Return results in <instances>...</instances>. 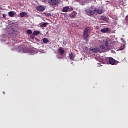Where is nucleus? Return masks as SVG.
Instances as JSON below:
<instances>
[{
    "instance_id": "obj_27",
    "label": "nucleus",
    "mask_w": 128,
    "mask_h": 128,
    "mask_svg": "<svg viewBox=\"0 0 128 128\" xmlns=\"http://www.w3.org/2000/svg\"><path fill=\"white\" fill-rule=\"evenodd\" d=\"M120 50H124V48L120 49Z\"/></svg>"
},
{
    "instance_id": "obj_15",
    "label": "nucleus",
    "mask_w": 128,
    "mask_h": 128,
    "mask_svg": "<svg viewBox=\"0 0 128 128\" xmlns=\"http://www.w3.org/2000/svg\"><path fill=\"white\" fill-rule=\"evenodd\" d=\"M100 18L102 20H104V22H106L108 20L106 16H101Z\"/></svg>"
},
{
    "instance_id": "obj_19",
    "label": "nucleus",
    "mask_w": 128,
    "mask_h": 128,
    "mask_svg": "<svg viewBox=\"0 0 128 128\" xmlns=\"http://www.w3.org/2000/svg\"><path fill=\"white\" fill-rule=\"evenodd\" d=\"M8 14L10 16H11V18H12V16H14V12H8Z\"/></svg>"
},
{
    "instance_id": "obj_16",
    "label": "nucleus",
    "mask_w": 128,
    "mask_h": 128,
    "mask_svg": "<svg viewBox=\"0 0 128 128\" xmlns=\"http://www.w3.org/2000/svg\"><path fill=\"white\" fill-rule=\"evenodd\" d=\"M40 34V32L39 30H34L32 34L33 36H38V34Z\"/></svg>"
},
{
    "instance_id": "obj_28",
    "label": "nucleus",
    "mask_w": 128,
    "mask_h": 128,
    "mask_svg": "<svg viewBox=\"0 0 128 128\" xmlns=\"http://www.w3.org/2000/svg\"><path fill=\"white\" fill-rule=\"evenodd\" d=\"M4 94H6V93L4 92H3Z\"/></svg>"
},
{
    "instance_id": "obj_21",
    "label": "nucleus",
    "mask_w": 128,
    "mask_h": 128,
    "mask_svg": "<svg viewBox=\"0 0 128 128\" xmlns=\"http://www.w3.org/2000/svg\"><path fill=\"white\" fill-rule=\"evenodd\" d=\"M21 50H22L20 51V52H24V53H26V52H28V51H26V50H24V49L22 48Z\"/></svg>"
},
{
    "instance_id": "obj_8",
    "label": "nucleus",
    "mask_w": 128,
    "mask_h": 128,
    "mask_svg": "<svg viewBox=\"0 0 128 128\" xmlns=\"http://www.w3.org/2000/svg\"><path fill=\"white\" fill-rule=\"evenodd\" d=\"M98 12V14H102V9L100 8H95V12Z\"/></svg>"
},
{
    "instance_id": "obj_6",
    "label": "nucleus",
    "mask_w": 128,
    "mask_h": 128,
    "mask_svg": "<svg viewBox=\"0 0 128 128\" xmlns=\"http://www.w3.org/2000/svg\"><path fill=\"white\" fill-rule=\"evenodd\" d=\"M98 48L99 49V52H106V47L104 46H100Z\"/></svg>"
},
{
    "instance_id": "obj_11",
    "label": "nucleus",
    "mask_w": 128,
    "mask_h": 128,
    "mask_svg": "<svg viewBox=\"0 0 128 128\" xmlns=\"http://www.w3.org/2000/svg\"><path fill=\"white\" fill-rule=\"evenodd\" d=\"M74 58H76V56L72 54V53L69 54V58L70 60H74Z\"/></svg>"
},
{
    "instance_id": "obj_26",
    "label": "nucleus",
    "mask_w": 128,
    "mask_h": 128,
    "mask_svg": "<svg viewBox=\"0 0 128 128\" xmlns=\"http://www.w3.org/2000/svg\"><path fill=\"white\" fill-rule=\"evenodd\" d=\"M6 14H3V18H6Z\"/></svg>"
},
{
    "instance_id": "obj_5",
    "label": "nucleus",
    "mask_w": 128,
    "mask_h": 128,
    "mask_svg": "<svg viewBox=\"0 0 128 128\" xmlns=\"http://www.w3.org/2000/svg\"><path fill=\"white\" fill-rule=\"evenodd\" d=\"M90 50L92 52H99L100 49L98 48H94V47H90L89 48Z\"/></svg>"
},
{
    "instance_id": "obj_10",
    "label": "nucleus",
    "mask_w": 128,
    "mask_h": 128,
    "mask_svg": "<svg viewBox=\"0 0 128 128\" xmlns=\"http://www.w3.org/2000/svg\"><path fill=\"white\" fill-rule=\"evenodd\" d=\"M110 29L108 28H104L101 30L100 32H102L103 34H106L109 32Z\"/></svg>"
},
{
    "instance_id": "obj_7",
    "label": "nucleus",
    "mask_w": 128,
    "mask_h": 128,
    "mask_svg": "<svg viewBox=\"0 0 128 128\" xmlns=\"http://www.w3.org/2000/svg\"><path fill=\"white\" fill-rule=\"evenodd\" d=\"M78 13H76V11H73L71 14H70L69 16L71 18H74L76 16V14Z\"/></svg>"
},
{
    "instance_id": "obj_18",
    "label": "nucleus",
    "mask_w": 128,
    "mask_h": 128,
    "mask_svg": "<svg viewBox=\"0 0 128 128\" xmlns=\"http://www.w3.org/2000/svg\"><path fill=\"white\" fill-rule=\"evenodd\" d=\"M48 24V23L46 22V23H43L40 25V26L42 28H46V25Z\"/></svg>"
},
{
    "instance_id": "obj_2",
    "label": "nucleus",
    "mask_w": 128,
    "mask_h": 128,
    "mask_svg": "<svg viewBox=\"0 0 128 128\" xmlns=\"http://www.w3.org/2000/svg\"><path fill=\"white\" fill-rule=\"evenodd\" d=\"M105 60L107 64H112V66L116 64V60L113 59L112 57L106 58Z\"/></svg>"
},
{
    "instance_id": "obj_9",
    "label": "nucleus",
    "mask_w": 128,
    "mask_h": 128,
    "mask_svg": "<svg viewBox=\"0 0 128 128\" xmlns=\"http://www.w3.org/2000/svg\"><path fill=\"white\" fill-rule=\"evenodd\" d=\"M36 10H39L40 12H43V10H45V8L44 7V6H39L36 8Z\"/></svg>"
},
{
    "instance_id": "obj_12",
    "label": "nucleus",
    "mask_w": 128,
    "mask_h": 128,
    "mask_svg": "<svg viewBox=\"0 0 128 128\" xmlns=\"http://www.w3.org/2000/svg\"><path fill=\"white\" fill-rule=\"evenodd\" d=\"M68 10H70V6H65L63 8L62 12H68Z\"/></svg>"
},
{
    "instance_id": "obj_14",
    "label": "nucleus",
    "mask_w": 128,
    "mask_h": 128,
    "mask_svg": "<svg viewBox=\"0 0 128 128\" xmlns=\"http://www.w3.org/2000/svg\"><path fill=\"white\" fill-rule=\"evenodd\" d=\"M21 18H24V16H28V14L25 12H23L20 13Z\"/></svg>"
},
{
    "instance_id": "obj_1",
    "label": "nucleus",
    "mask_w": 128,
    "mask_h": 128,
    "mask_svg": "<svg viewBox=\"0 0 128 128\" xmlns=\"http://www.w3.org/2000/svg\"><path fill=\"white\" fill-rule=\"evenodd\" d=\"M85 14L89 16H92L96 14V8H90L85 10Z\"/></svg>"
},
{
    "instance_id": "obj_29",
    "label": "nucleus",
    "mask_w": 128,
    "mask_h": 128,
    "mask_svg": "<svg viewBox=\"0 0 128 128\" xmlns=\"http://www.w3.org/2000/svg\"><path fill=\"white\" fill-rule=\"evenodd\" d=\"M50 14H50H50H48V16H50Z\"/></svg>"
},
{
    "instance_id": "obj_4",
    "label": "nucleus",
    "mask_w": 128,
    "mask_h": 128,
    "mask_svg": "<svg viewBox=\"0 0 128 128\" xmlns=\"http://www.w3.org/2000/svg\"><path fill=\"white\" fill-rule=\"evenodd\" d=\"M48 4L50 6H58V0H48Z\"/></svg>"
},
{
    "instance_id": "obj_17",
    "label": "nucleus",
    "mask_w": 128,
    "mask_h": 128,
    "mask_svg": "<svg viewBox=\"0 0 128 128\" xmlns=\"http://www.w3.org/2000/svg\"><path fill=\"white\" fill-rule=\"evenodd\" d=\"M42 42H44V44H48V42H50L48 39L47 38H44L42 40Z\"/></svg>"
},
{
    "instance_id": "obj_3",
    "label": "nucleus",
    "mask_w": 128,
    "mask_h": 128,
    "mask_svg": "<svg viewBox=\"0 0 128 128\" xmlns=\"http://www.w3.org/2000/svg\"><path fill=\"white\" fill-rule=\"evenodd\" d=\"M90 37V34H88V28H86L83 32V38L84 40H86L88 38Z\"/></svg>"
},
{
    "instance_id": "obj_20",
    "label": "nucleus",
    "mask_w": 128,
    "mask_h": 128,
    "mask_svg": "<svg viewBox=\"0 0 128 128\" xmlns=\"http://www.w3.org/2000/svg\"><path fill=\"white\" fill-rule=\"evenodd\" d=\"M27 34H32V32L30 30H27Z\"/></svg>"
},
{
    "instance_id": "obj_24",
    "label": "nucleus",
    "mask_w": 128,
    "mask_h": 128,
    "mask_svg": "<svg viewBox=\"0 0 128 128\" xmlns=\"http://www.w3.org/2000/svg\"><path fill=\"white\" fill-rule=\"evenodd\" d=\"M36 54V52H34V50H32V54Z\"/></svg>"
},
{
    "instance_id": "obj_25",
    "label": "nucleus",
    "mask_w": 128,
    "mask_h": 128,
    "mask_svg": "<svg viewBox=\"0 0 128 128\" xmlns=\"http://www.w3.org/2000/svg\"><path fill=\"white\" fill-rule=\"evenodd\" d=\"M69 10L70 12H72V10H74V8H72V7H70Z\"/></svg>"
},
{
    "instance_id": "obj_23",
    "label": "nucleus",
    "mask_w": 128,
    "mask_h": 128,
    "mask_svg": "<svg viewBox=\"0 0 128 128\" xmlns=\"http://www.w3.org/2000/svg\"><path fill=\"white\" fill-rule=\"evenodd\" d=\"M84 50H86V52H88V47H85L84 48Z\"/></svg>"
},
{
    "instance_id": "obj_13",
    "label": "nucleus",
    "mask_w": 128,
    "mask_h": 128,
    "mask_svg": "<svg viewBox=\"0 0 128 128\" xmlns=\"http://www.w3.org/2000/svg\"><path fill=\"white\" fill-rule=\"evenodd\" d=\"M58 52L61 56L64 54V50H62V48L60 47L58 49Z\"/></svg>"
},
{
    "instance_id": "obj_22",
    "label": "nucleus",
    "mask_w": 128,
    "mask_h": 128,
    "mask_svg": "<svg viewBox=\"0 0 128 128\" xmlns=\"http://www.w3.org/2000/svg\"><path fill=\"white\" fill-rule=\"evenodd\" d=\"M104 44L106 46H108V41L106 40L104 42Z\"/></svg>"
}]
</instances>
